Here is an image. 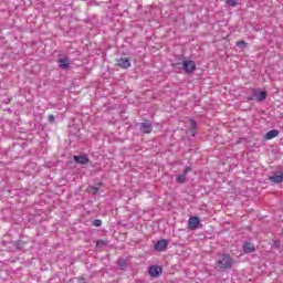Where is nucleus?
<instances>
[{"label":"nucleus","mask_w":283,"mask_h":283,"mask_svg":"<svg viewBox=\"0 0 283 283\" xmlns=\"http://www.w3.org/2000/svg\"><path fill=\"white\" fill-rule=\"evenodd\" d=\"M268 96H269V93H266V91L252 88V94L248 96V101H258V103H262V101H266Z\"/></svg>","instance_id":"nucleus-1"},{"label":"nucleus","mask_w":283,"mask_h":283,"mask_svg":"<svg viewBox=\"0 0 283 283\" xmlns=\"http://www.w3.org/2000/svg\"><path fill=\"white\" fill-rule=\"evenodd\" d=\"M57 64H59L60 70H67V67H70V59L61 57L57 60Z\"/></svg>","instance_id":"nucleus-10"},{"label":"nucleus","mask_w":283,"mask_h":283,"mask_svg":"<svg viewBox=\"0 0 283 283\" xmlns=\"http://www.w3.org/2000/svg\"><path fill=\"white\" fill-rule=\"evenodd\" d=\"M270 182H275L276 185H280V182H283V175L271 176Z\"/></svg>","instance_id":"nucleus-15"},{"label":"nucleus","mask_w":283,"mask_h":283,"mask_svg":"<svg viewBox=\"0 0 283 283\" xmlns=\"http://www.w3.org/2000/svg\"><path fill=\"white\" fill-rule=\"evenodd\" d=\"M196 70V62L184 57V72L185 74H192Z\"/></svg>","instance_id":"nucleus-3"},{"label":"nucleus","mask_w":283,"mask_h":283,"mask_svg":"<svg viewBox=\"0 0 283 283\" xmlns=\"http://www.w3.org/2000/svg\"><path fill=\"white\" fill-rule=\"evenodd\" d=\"M280 136V130H270L265 134V140H273V138H277Z\"/></svg>","instance_id":"nucleus-12"},{"label":"nucleus","mask_w":283,"mask_h":283,"mask_svg":"<svg viewBox=\"0 0 283 283\" xmlns=\"http://www.w3.org/2000/svg\"><path fill=\"white\" fill-rule=\"evenodd\" d=\"M189 123H190V129H196V127H197V125H198V124L196 123V120L190 119Z\"/></svg>","instance_id":"nucleus-22"},{"label":"nucleus","mask_w":283,"mask_h":283,"mask_svg":"<svg viewBox=\"0 0 283 283\" xmlns=\"http://www.w3.org/2000/svg\"><path fill=\"white\" fill-rule=\"evenodd\" d=\"M191 136H196V129H190Z\"/></svg>","instance_id":"nucleus-24"},{"label":"nucleus","mask_w":283,"mask_h":283,"mask_svg":"<svg viewBox=\"0 0 283 283\" xmlns=\"http://www.w3.org/2000/svg\"><path fill=\"white\" fill-rule=\"evenodd\" d=\"M74 160L77 163V165H87L90 163V158L87 156H74Z\"/></svg>","instance_id":"nucleus-11"},{"label":"nucleus","mask_w":283,"mask_h":283,"mask_svg":"<svg viewBox=\"0 0 283 283\" xmlns=\"http://www.w3.org/2000/svg\"><path fill=\"white\" fill-rule=\"evenodd\" d=\"M54 120H55L54 115H49V122H50V123H54Z\"/></svg>","instance_id":"nucleus-23"},{"label":"nucleus","mask_w":283,"mask_h":283,"mask_svg":"<svg viewBox=\"0 0 283 283\" xmlns=\"http://www.w3.org/2000/svg\"><path fill=\"white\" fill-rule=\"evenodd\" d=\"M107 244H108L107 240H97V242H96V247L98 249H103V247H107Z\"/></svg>","instance_id":"nucleus-18"},{"label":"nucleus","mask_w":283,"mask_h":283,"mask_svg":"<svg viewBox=\"0 0 283 283\" xmlns=\"http://www.w3.org/2000/svg\"><path fill=\"white\" fill-rule=\"evenodd\" d=\"M93 227H103V220L101 219H95L92 221Z\"/></svg>","instance_id":"nucleus-19"},{"label":"nucleus","mask_w":283,"mask_h":283,"mask_svg":"<svg viewBox=\"0 0 283 283\" xmlns=\"http://www.w3.org/2000/svg\"><path fill=\"white\" fill-rule=\"evenodd\" d=\"M139 129L142 134H151L154 126L149 123V120H146L139 124Z\"/></svg>","instance_id":"nucleus-6"},{"label":"nucleus","mask_w":283,"mask_h":283,"mask_svg":"<svg viewBox=\"0 0 283 283\" xmlns=\"http://www.w3.org/2000/svg\"><path fill=\"white\" fill-rule=\"evenodd\" d=\"M127 260H125V259H119L118 261H117V265L119 266V269L122 270V271H125V269H127Z\"/></svg>","instance_id":"nucleus-17"},{"label":"nucleus","mask_w":283,"mask_h":283,"mask_svg":"<svg viewBox=\"0 0 283 283\" xmlns=\"http://www.w3.org/2000/svg\"><path fill=\"white\" fill-rule=\"evenodd\" d=\"M148 273L150 277H158L163 274V268H160V265H150L148 268Z\"/></svg>","instance_id":"nucleus-4"},{"label":"nucleus","mask_w":283,"mask_h":283,"mask_svg":"<svg viewBox=\"0 0 283 283\" xmlns=\"http://www.w3.org/2000/svg\"><path fill=\"white\" fill-rule=\"evenodd\" d=\"M167 247H169V241L167 239H161L159 241L156 242L154 249L155 251H166Z\"/></svg>","instance_id":"nucleus-5"},{"label":"nucleus","mask_w":283,"mask_h":283,"mask_svg":"<svg viewBox=\"0 0 283 283\" xmlns=\"http://www.w3.org/2000/svg\"><path fill=\"white\" fill-rule=\"evenodd\" d=\"M255 252V245L251 242H248L243 244V253H254Z\"/></svg>","instance_id":"nucleus-13"},{"label":"nucleus","mask_w":283,"mask_h":283,"mask_svg":"<svg viewBox=\"0 0 283 283\" xmlns=\"http://www.w3.org/2000/svg\"><path fill=\"white\" fill-rule=\"evenodd\" d=\"M189 171H191V167L190 166H187L185 169H184V172L181 175H178L177 178H176V182L178 185L185 182V180H187V174H189Z\"/></svg>","instance_id":"nucleus-8"},{"label":"nucleus","mask_w":283,"mask_h":283,"mask_svg":"<svg viewBox=\"0 0 283 283\" xmlns=\"http://www.w3.org/2000/svg\"><path fill=\"white\" fill-rule=\"evenodd\" d=\"M219 269H231L233 266V259L229 254H222L218 260Z\"/></svg>","instance_id":"nucleus-2"},{"label":"nucleus","mask_w":283,"mask_h":283,"mask_svg":"<svg viewBox=\"0 0 283 283\" xmlns=\"http://www.w3.org/2000/svg\"><path fill=\"white\" fill-rule=\"evenodd\" d=\"M227 3H228V6H230L231 8H235V6H238V0H228Z\"/></svg>","instance_id":"nucleus-21"},{"label":"nucleus","mask_w":283,"mask_h":283,"mask_svg":"<svg viewBox=\"0 0 283 283\" xmlns=\"http://www.w3.org/2000/svg\"><path fill=\"white\" fill-rule=\"evenodd\" d=\"M237 48H241V49L247 48V43L244 42V40L238 41V42H237Z\"/></svg>","instance_id":"nucleus-20"},{"label":"nucleus","mask_w":283,"mask_h":283,"mask_svg":"<svg viewBox=\"0 0 283 283\" xmlns=\"http://www.w3.org/2000/svg\"><path fill=\"white\" fill-rule=\"evenodd\" d=\"M118 67H122L123 70H127V67L132 66V61H129V57H122L117 60Z\"/></svg>","instance_id":"nucleus-9"},{"label":"nucleus","mask_w":283,"mask_h":283,"mask_svg":"<svg viewBox=\"0 0 283 283\" xmlns=\"http://www.w3.org/2000/svg\"><path fill=\"white\" fill-rule=\"evenodd\" d=\"M185 57L184 59H179L178 61H175L172 63V66L175 67V70H185Z\"/></svg>","instance_id":"nucleus-14"},{"label":"nucleus","mask_w":283,"mask_h":283,"mask_svg":"<svg viewBox=\"0 0 283 283\" xmlns=\"http://www.w3.org/2000/svg\"><path fill=\"white\" fill-rule=\"evenodd\" d=\"M90 193L96 195L101 191V184H96L95 186H90Z\"/></svg>","instance_id":"nucleus-16"},{"label":"nucleus","mask_w":283,"mask_h":283,"mask_svg":"<svg viewBox=\"0 0 283 283\" xmlns=\"http://www.w3.org/2000/svg\"><path fill=\"white\" fill-rule=\"evenodd\" d=\"M198 227H200V218L190 217L188 220V228L190 229V231H196Z\"/></svg>","instance_id":"nucleus-7"}]
</instances>
